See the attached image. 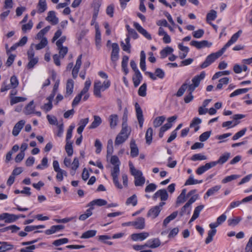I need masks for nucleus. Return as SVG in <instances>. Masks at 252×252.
Instances as JSON below:
<instances>
[{"label":"nucleus","mask_w":252,"mask_h":252,"mask_svg":"<svg viewBox=\"0 0 252 252\" xmlns=\"http://www.w3.org/2000/svg\"><path fill=\"white\" fill-rule=\"evenodd\" d=\"M165 204L164 202H161L158 205L152 207L148 212L147 217L152 219L156 218L162 209V207Z\"/></svg>","instance_id":"7ed1b4c3"},{"label":"nucleus","mask_w":252,"mask_h":252,"mask_svg":"<svg viewBox=\"0 0 252 252\" xmlns=\"http://www.w3.org/2000/svg\"><path fill=\"white\" fill-rule=\"evenodd\" d=\"M130 156L132 158L136 157L139 154V150L135 141L131 139L130 143Z\"/></svg>","instance_id":"ddd939ff"},{"label":"nucleus","mask_w":252,"mask_h":252,"mask_svg":"<svg viewBox=\"0 0 252 252\" xmlns=\"http://www.w3.org/2000/svg\"><path fill=\"white\" fill-rule=\"evenodd\" d=\"M113 151V141L112 139H109L107 142V153L108 154H111Z\"/></svg>","instance_id":"0e129e2a"},{"label":"nucleus","mask_w":252,"mask_h":252,"mask_svg":"<svg viewBox=\"0 0 252 252\" xmlns=\"http://www.w3.org/2000/svg\"><path fill=\"white\" fill-rule=\"evenodd\" d=\"M217 18V12L214 10H211L206 16L207 22L209 23L210 21H213Z\"/></svg>","instance_id":"a18cd8bd"},{"label":"nucleus","mask_w":252,"mask_h":252,"mask_svg":"<svg viewBox=\"0 0 252 252\" xmlns=\"http://www.w3.org/2000/svg\"><path fill=\"white\" fill-rule=\"evenodd\" d=\"M29 62L27 64V68L28 69H32L34 66L38 62V58L35 57V58L28 59Z\"/></svg>","instance_id":"603ef678"},{"label":"nucleus","mask_w":252,"mask_h":252,"mask_svg":"<svg viewBox=\"0 0 252 252\" xmlns=\"http://www.w3.org/2000/svg\"><path fill=\"white\" fill-rule=\"evenodd\" d=\"M48 41L46 38H42L40 43L35 45V49L36 50H40L44 48L47 44Z\"/></svg>","instance_id":"3c124183"},{"label":"nucleus","mask_w":252,"mask_h":252,"mask_svg":"<svg viewBox=\"0 0 252 252\" xmlns=\"http://www.w3.org/2000/svg\"><path fill=\"white\" fill-rule=\"evenodd\" d=\"M166 118L164 116L157 117L153 122V126L155 127L160 126L165 121Z\"/></svg>","instance_id":"473e14b6"},{"label":"nucleus","mask_w":252,"mask_h":252,"mask_svg":"<svg viewBox=\"0 0 252 252\" xmlns=\"http://www.w3.org/2000/svg\"><path fill=\"white\" fill-rule=\"evenodd\" d=\"M35 248L36 247L35 245H31L29 247L21 249L20 250V252H32L33 250H34Z\"/></svg>","instance_id":"774afa93"},{"label":"nucleus","mask_w":252,"mask_h":252,"mask_svg":"<svg viewBox=\"0 0 252 252\" xmlns=\"http://www.w3.org/2000/svg\"><path fill=\"white\" fill-rule=\"evenodd\" d=\"M128 138L127 135H123L119 133L116 137L115 144L116 145H119L124 142Z\"/></svg>","instance_id":"c85d7f7f"},{"label":"nucleus","mask_w":252,"mask_h":252,"mask_svg":"<svg viewBox=\"0 0 252 252\" xmlns=\"http://www.w3.org/2000/svg\"><path fill=\"white\" fill-rule=\"evenodd\" d=\"M161 244V242L158 238H154L149 240L146 243L144 244L145 247H149L152 249H155Z\"/></svg>","instance_id":"9d476101"},{"label":"nucleus","mask_w":252,"mask_h":252,"mask_svg":"<svg viewBox=\"0 0 252 252\" xmlns=\"http://www.w3.org/2000/svg\"><path fill=\"white\" fill-rule=\"evenodd\" d=\"M38 12L41 13L44 12L47 9L46 0H39L37 4Z\"/></svg>","instance_id":"bb28decb"},{"label":"nucleus","mask_w":252,"mask_h":252,"mask_svg":"<svg viewBox=\"0 0 252 252\" xmlns=\"http://www.w3.org/2000/svg\"><path fill=\"white\" fill-rule=\"evenodd\" d=\"M35 107L33 100H32L25 107V114L26 115H30L33 113L34 112Z\"/></svg>","instance_id":"a878e982"},{"label":"nucleus","mask_w":252,"mask_h":252,"mask_svg":"<svg viewBox=\"0 0 252 252\" xmlns=\"http://www.w3.org/2000/svg\"><path fill=\"white\" fill-rule=\"evenodd\" d=\"M130 132L131 129L130 127H128L127 124H122V129L120 133L123 135H127L128 137L129 135H130Z\"/></svg>","instance_id":"e433bc0d"},{"label":"nucleus","mask_w":252,"mask_h":252,"mask_svg":"<svg viewBox=\"0 0 252 252\" xmlns=\"http://www.w3.org/2000/svg\"><path fill=\"white\" fill-rule=\"evenodd\" d=\"M230 157V154L229 153H225L221 156L218 160L212 161V163L214 164V166L218 164H223L228 160Z\"/></svg>","instance_id":"f3484780"},{"label":"nucleus","mask_w":252,"mask_h":252,"mask_svg":"<svg viewBox=\"0 0 252 252\" xmlns=\"http://www.w3.org/2000/svg\"><path fill=\"white\" fill-rule=\"evenodd\" d=\"M213 167H214V164L212 162L207 163L204 165L198 167L196 171V173L198 175H201L205 171Z\"/></svg>","instance_id":"2eb2a0df"},{"label":"nucleus","mask_w":252,"mask_h":252,"mask_svg":"<svg viewBox=\"0 0 252 252\" xmlns=\"http://www.w3.org/2000/svg\"><path fill=\"white\" fill-rule=\"evenodd\" d=\"M33 26V23L30 21L28 24H24L22 27V30L24 32H26L27 30H31Z\"/></svg>","instance_id":"338daca9"},{"label":"nucleus","mask_w":252,"mask_h":252,"mask_svg":"<svg viewBox=\"0 0 252 252\" xmlns=\"http://www.w3.org/2000/svg\"><path fill=\"white\" fill-rule=\"evenodd\" d=\"M137 203V199L135 194H133L131 196L128 197L126 202V205H129L131 204L133 206H136Z\"/></svg>","instance_id":"ea45409f"},{"label":"nucleus","mask_w":252,"mask_h":252,"mask_svg":"<svg viewBox=\"0 0 252 252\" xmlns=\"http://www.w3.org/2000/svg\"><path fill=\"white\" fill-rule=\"evenodd\" d=\"M65 151L69 157H71L73 153V149L72 147V142H66L65 146Z\"/></svg>","instance_id":"a19ab883"},{"label":"nucleus","mask_w":252,"mask_h":252,"mask_svg":"<svg viewBox=\"0 0 252 252\" xmlns=\"http://www.w3.org/2000/svg\"><path fill=\"white\" fill-rule=\"evenodd\" d=\"M159 197L161 201H166L168 197V194L166 189H161L158 190L153 196L154 200H156Z\"/></svg>","instance_id":"423d86ee"},{"label":"nucleus","mask_w":252,"mask_h":252,"mask_svg":"<svg viewBox=\"0 0 252 252\" xmlns=\"http://www.w3.org/2000/svg\"><path fill=\"white\" fill-rule=\"evenodd\" d=\"M206 156L201 154H194L190 158L192 161L203 160H206Z\"/></svg>","instance_id":"09e8293b"},{"label":"nucleus","mask_w":252,"mask_h":252,"mask_svg":"<svg viewBox=\"0 0 252 252\" xmlns=\"http://www.w3.org/2000/svg\"><path fill=\"white\" fill-rule=\"evenodd\" d=\"M173 49L171 47H167L162 50L160 52L161 58L163 59L165 58L168 54L172 53Z\"/></svg>","instance_id":"37998d69"},{"label":"nucleus","mask_w":252,"mask_h":252,"mask_svg":"<svg viewBox=\"0 0 252 252\" xmlns=\"http://www.w3.org/2000/svg\"><path fill=\"white\" fill-rule=\"evenodd\" d=\"M10 85H11V87L13 88H15L18 86V81L16 76H13L11 77Z\"/></svg>","instance_id":"69168bd1"},{"label":"nucleus","mask_w":252,"mask_h":252,"mask_svg":"<svg viewBox=\"0 0 252 252\" xmlns=\"http://www.w3.org/2000/svg\"><path fill=\"white\" fill-rule=\"evenodd\" d=\"M74 87V82L72 79H68L67 81L66 85V94H71L73 92V89Z\"/></svg>","instance_id":"c9c22d12"},{"label":"nucleus","mask_w":252,"mask_h":252,"mask_svg":"<svg viewBox=\"0 0 252 252\" xmlns=\"http://www.w3.org/2000/svg\"><path fill=\"white\" fill-rule=\"evenodd\" d=\"M205 72L202 71L200 74L195 76L191 80L192 84H190L189 79H187L179 89L176 94H183L186 90L189 94H191L195 89L199 86L201 81L205 78Z\"/></svg>","instance_id":"f257e3e1"},{"label":"nucleus","mask_w":252,"mask_h":252,"mask_svg":"<svg viewBox=\"0 0 252 252\" xmlns=\"http://www.w3.org/2000/svg\"><path fill=\"white\" fill-rule=\"evenodd\" d=\"M204 33V31L202 29H199L192 32L193 36L196 38H200L202 37Z\"/></svg>","instance_id":"680f3d73"},{"label":"nucleus","mask_w":252,"mask_h":252,"mask_svg":"<svg viewBox=\"0 0 252 252\" xmlns=\"http://www.w3.org/2000/svg\"><path fill=\"white\" fill-rule=\"evenodd\" d=\"M58 48L59 50V56L61 57L62 58H63L68 52L67 47L62 46L58 47Z\"/></svg>","instance_id":"13d9d810"},{"label":"nucleus","mask_w":252,"mask_h":252,"mask_svg":"<svg viewBox=\"0 0 252 252\" xmlns=\"http://www.w3.org/2000/svg\"><path fill=\"white\" fill-rule=\"evenodd\" d=\"M54 95H50L47 98V99L48 100V102L46 103H45L41 107V108L43 109L45 112H47L50 111L52 107V100L54 98Z\"/></svg>","instance_id":"6ab92c4d"},{"label":"nucleus","mask_w":252,"mask_h":252,"mask_svg":"<svg viewBox=\"0 0 252 252\" xmlns=\"http://www.w3.org/2000/svg\"><path fill=\"white\" fill-rule=\"evenodd\" d=\"M157 188V186L154 183H151L148 185L145 189L146 192H150L154 191Z\"/></svg>","instance_id":"052dcab7"},{"label":"nucleus","mask_w":252,"mask_h":252,"mask_svg":"<svg viewBox=\"0 0 252 252\" xmlns=\"http://www.w3.org/2000/svg\"><path fill=\"white\" fill-rule=\"evenodd\" d=\"M202 183V180H197L193 178L192 175H190L188 179L186 181L185 186L192 185Z\"/></svg>","instance_id":"4c0bfd02"},{"label":"nucleus","mask_w":252,"mask_h":252,"mask_svg":"<svg viewBox=\"0 0 252 252\" xmlns=\"http://www.w3.org/2000/svg\"><path fill=\"white\" fill-rule=\"evenodd\" d=\"M46 20L50 22L52 25H56L59 22V19L55 15L54 11H50L48 12V15L46 18Z\"/></svg>","instance_id":"dca6fc26"},{"label":"nucleus","mask_w":252,"mask_h":252,"mask_svg":"<svg viewBox=\"0 0 252 252\" xmlns=\"http://www.w3.org/2000/svg\"><path fill=\"white\" fill-rule=\"evenodd\" d=\"M120 174V166L119 164L115 165L114 166L113 169L111 170V175L112 177H118Z\"/></svg>","instance_id":"4d7b16f0"},{"label":"nucleus","mask_w":252,"mask_h":252,"mask_svg":"<svg viewBox=\"0 0 252 252\" xmlns=\"http://www.w3.org/2000/svg\"><path fill=\"white\" fill-rule=\"evenodd\" d=\"M95 45L97 49H100L101 44V33L98 27L95 28Z\"/></svg>","instance_id":"393cba45"},{"label":"nucleus","mask_w":252,"mask_h":252,"mask_svg":"<svg viewBox=\"0 0 252 252\" xmlns=\"http://www.w3.org/2000/svg\"><path fill=\"white\" fill-rule=\"evenodd\" d=\"M191 211V206H190L187 203L185 204V205L181 208V211L179 213V215L180 216H183L185 214H187L189 215Z\"/></svg>","instance_id":"58836bf2"},{"label":"nucleus","mask_w":252,"mask_h":252,"mask_svg":"<svg viewBox=\"0 0 252 252\" xmlns=\"http://www.w3.org/2000/svg\"><path fill=\"white\" fill-rule=\"evenodd\" d=\"M221 188V186L217 185L210 189H209L205 193L204 198H207L210 196L215 194Z\"/></svg>","instance_id":"412c9836"},{"label":"nucleus","mask_w":252,"mask_h":252,"mask_svg":"<svg viewBox=\"0 0 252 252\" xmlns=\"http://www.w3.org/2000/svg\"><path fill=\"white\" fill-rule=\"evenodd\" d=\"M94 120L90 126V128H95L98 126L101 123L102 120L98 116H94Z\"/></svg>","instance_id":"2f4dec72"},{"label":"nucleus","mask_w":252,"mask_h":252,"mask_svg":"<svg viewBox=\"0 0 252 252\" xmlns=\"http://www.w3.org/2000/svg\"><path fill=\"white\" fill-rule=\"evenodd\" d=\"M110 85L109 81H104L101 83L99 81H95L94 85V94H100L101 92H104L108 89Z\"/></svg>","instance_id":"f03ea898"},{"label":"nucleus","mask_w":252,"mask_h":252,"mask_svg":"<svg viewBox=\"0 0 252 252\" xmlns=\"http://www.w3.org/2000/svg\"><path fill=\"white\" fill-rule=\"evenodd\" d=\"M145 138L146 141V143L148 145L151 144L153 139V129L152 127H149L147 129Z\"/></svg>","instance_id":"7c9ffc66"},{"label":"nucleus","mask_w":252,"mask_h":252,"mask_svg":"<svg viewBox=\"0 0 252 252\" xmlns=\"http://www.w3.org/2000/svg\"><path fill=\"white\" fill-rule=\"evenodd\" d=\"M217 232L216 229L210 230L208 232V236L205 240V243L208 244L213 241V237Z\"/></svg>","instance_id":"79ce46f5"},{"label":"nucleus","mask_w":252,"mask_h":252,"mask_svg":"<svg viewBox=\"0 0 252 252\" xmlns=\"http://www.w3.org/2000/svg\"><path fill=\"white\" fill-rule=\"evenodd\" d=\"M242 220L241 217L233 218V219H229L227 221L228 224L229 226H236Z\"/></svg>","instance_id":"de8ad7c7"},{"label":"nucleus","mask_w":252,"mask_h":252,"mask_svg":"<svg viewBox=\"0 0 252 252\" xmlns=\"http://www.w3.org/2000/svg\"><path fill=\"white\" fill-rule=\"evenodd\" d=\"M107 203L105 200L102 199H97L93 200L88 204V207H94V205H97L98 206H102L106 205Z\"/></svg>","instance_id":"4be33fe9"},{"label":"nucleus","mask_w":252,"mask_h":252,"mask_svg":"<svg viewBox=\"0 0 252 252\" xmlns=\"http://www.w3.org/2000/svg\"><path fill=\"white\" fill-rule=\"evenodd\" d=\"M128 61V57L126 55L124 56L122 62V68L126 75L128 72V69L127 67Z\"/></svg>","instance_id":"cd10ccee"},{"label":"nucleus","mask_w":252,"mask_h":252,"mask_svg":"<svg viewBox=\"0 0 252 252\" xmlns=\"http://www.w3.org/2000/svg\"><path fill=\"white\" fill-rule=\"evenodd\" d=\"M135 107L136 109V117L139 124V126L141 128H142L143 127V125L144 123V118L142 110L141 109L138 103L137 102L135 104Z\"/></svg>","instance_id":"6e6552de"},{"label":"nucleus","mask_w":252,"mask_h":252,"mask_svg":"<svg viewBox=\"0 0 252 252\" xmlns=\"http://www.w3.org/2000/svg\"><path fill=\"white\" fill-rule=\"evenodd\" d=\"M229 82V78L227 77L223 78L219 80V83L217 86L216 89L220 90L222 89L223 85H227Z\"/></svg>","instance_id":"864d4df0"},{"label":"nucleus","mask_w":252,"mask_h":252,"mask_svg":"<svg viewBox=\"0 0 252 252\" xmlns=\"http://www.w3.org/2000/svg\"><path fill=\"white\" fill-rule=\"evenodd\" d=\"M68 242V239L66 238H62L55 240L53 242V245L55 246H59L63 244H66Z\"/></svg>","instance_id":"5fc2aeb1"},{"label":"nucleus","mask_w":252,"mask_h":252,"mask_svg":"<svg viewBox=\"0 0 252 252\" xmlns=\"http://www.w3.org/2000/svg\"><path fill=\"white\" fill-rule=\"evenodd\" d=\"M13 246L7 242H1V252H4L12 249Z\"/></svg>","instance_id":"49530a36"},{"label":"nucleus","mask_w":252,"mask_h":252,"mask_svg":"<svg viewBox=\"0 0 252 252\" xmlns=\"http://www.w3.org/2000/svg\"><path fill=\"white\" fill-rule=\"evenodd\" d=\"M242 30H239L236 33L234 34L230 39V40H228V41L224 45V46L221 48L222 50L225 51L226 49L229 47L230 46H231L232 44L236 42V41L238 40V38L240 36L241 34L242 33Z\"/></svg>","instance_id":"0eeeda50"},{"label":"nucleus","mask_w":252,"mask_h":252,"mask_svg":"<svg viewBox=\"0 0 252 252\" xmlns=\"http://www.w3.org/2000/svg\"><path fill=\"white\" fill-rule=\"evenodd\" d=\"M93 209L94 207H90V208L86 210V212L84 214H82L79 216V219L81 220H86L87 218H88L92 215V210Z\"/></svg>","instance_id":"f704fd0d"},{"label":"nucleus","mask_w":252,"mask_h":252,"mask_svg":"<svg viewBox=\"0 0 252 252\" xmlns=\"http://www.w3.org/2000/svg\"><path fill=\"white\" fill-rule=\"evenodd\" d=\"M25 124V121L24 120H21L15 124L12 130V134L14 136H16L19 134Z\"/></svg>","instance_id":"4468645a"},{"label":"nucleus","mask_w":252,"mask_h":252,"mask_svg":"<svg viewBox=\"0 0 252 252\" xmlns=\"http://www.w3.org/2000/svg\"><path fill=\"white\" fill-rule=\"evenodd\" d=\"M94 146L96 148L95 153L99 154L102 149V144L98 139H96L94 143Z\"/></svg>","instance_id":"e2e57ef3"},{"label":"nucleus","mask_w":252,"mask_h":252,"mask_svg":"<svg viewBox=\"0 0 252 252\" xmlns=\"http://www.w3.org/2000/svg\"><path fill=\"white\" fill-rule=\"evenodd\" d=\"M247 128H244L240 131H238L232 137V140H236L242 137L245 134Z\"/></svg>","instance_id":"6e6d98bb"},{"label":"nucleus","mask_w":252,"mask_h":252,"mask_svg":"<svg viewBox=\"0 0 252 252\" xmlns=\"http://www.w3.org/2000/svg\"><path fill=\"white\" fill-rule=\"evenodd\" d=\"M145 226V219L142 217L138 218L136 220L134 221V227L136 229H143Z\"/></svg>","instance_id":"a211bd4d"},{"label":"nucleus","mask_w":252,"mask_h":252,"mask_svg":"<svg viewBox=\"0 0 252 252\" xmlns=\"http://www.w3.org/2000/svg\"><path fill=\"white\" fill-rule=\"evenodd\" d=\"M211 131H206L202 133L199 136V140L201 142L206 141L211 135Z\"/></svg>","instance_id":"bf43d9fd"},{"label":"nucleus","mask_w":252,"mask_h":252,"mask_svg":"<svg viewBox=\"0 0 252 252\" xmlns=\"http://www.w3.org/2000/svg\"><path fill=\"white\" fill-rule=\"evenodd\" d=\"M134 75L132 77L134 85L135 87H137L140 83L142 79V76L139 71V70H136L134 72Z\"/></svg>","instance_id":"5701e85b"},{"label":"nucleus","mask_w":252,"mask_h":252,"mask_svg":"<svg viewBox=\"0 0 252 252\" xmlns=\"http://www.w3.org/2000/svg\"><path fill=\"white\" fill-rule=\"evenodd\" d=\"M26 99H27V98L25 97H20V96L13 97L11 98L10 104L11 105H12L17 103L24 101Z\"/></svg>","instance_id":"8fccbe9b"},{"label":"nucleus","mask_w":252,"mask_h":252,"mask_svg":"<svg viewBox=\"0 0 252 252\" xmlns=\"http://www.w3.org/2000/svg\"><path fill=\"white\" fill-rule=\"evenodd\" d=\"M190 45L196 47L198 49H200L205 47H210L212 45V43L207 40H202L201 41L192 40L190 42Z\"/></svg>","instance_id":"39448f33"},{"label":"nucleus","mask_w":252,"mask_h":252,"mask_svg":"<svg viewBox=\"0 0 252 252\" xmlns=\"http://www.w3.org/2000/svg\"><path fill=\"white\" fill-rule=\"evenodd\" d=\"M240 177V175H231L230 176H228L225 177L224 179L221 180V183L222 184H226L228 182H230L233 180H236L237 178Z\"/></svg>","instance_id":"c03bdc74"},{"label":"nucleus","mask_w":252,"mask_h":252,"mask_svg":"<svg viewBox=\"0 0 252 252\" xmlns=\"http://www.w3.org/2000/svg\"><path fill=\"white\" fill-rule=\"evenodd\" d=\"M133 26L138 32L142 34L145 38L149 40L152 39L151 35L147 31L145 30L142 26H141L138 23L134 22Z\"/></svg>","instance_id":"9b49d317"},{"label":"nucleus","mask_w":252,"mask_h":252,"mask_svg":"<svg viewBox=\"0 0 252 252\" xmlns=\"http://www.w3.org/2000/svg\"><path fill=\"white\" fill-rule=\"evenodd\" d=\"M118 116L116 114H112L109 117L110 126L111 128H115L117 125Z\"/></svg>","instance_id":"b1692460"},{"label":"nucleus","mask_w":252,"mask_h":252,"mask_svg":"<svg viewBox=\"0 0 252 252\" xmlns=\"http://www.w3.org/2000/svg\"><path fill=\"white\" fill-rule=\"evenodd\" d=\"M134 179V184L136 187H142L145 182V178L142 175L136 177Z\"/></svg>","instance_id":"72a5a7b5"},{"label":"nucleus","mask_w":252,"mask_h":252,"mask_svg":"<svg viewBox=\"0 0 252 252\" xmlns=\"http://www.w3.org/2000/svg\"><path fill=\"white\" fill-rule=\"evenodd\" d=\"M96 234L95 230H90L84 232L80 238L81 239H88L94 236Z\"/></svg>","instance_id":"c756f323"},{"label":"nucleus","mask_w":252,"mask_h":252,"mask_svg":"<svg viewBox=\"0 0 252 252\" xmlns=\"http://www.w3.org/2000/svg\"><path fill=\"white\" fill-rule=\"evenodd\" d=\"M224 52V51L222 50V49H221L216 53L211 54L208 56H207L206 58L209 60L211 63H213L216 59L220 57Z\"/></svg>","instance_id":"aec40b11"},{"label":"nucleus","mask_w":252,"mask_h":252,"mask_svg":"<svg viewBox=\"0 0 252 252\" xmlns=\"http://www.w3.org/2000/svg\"><path fill=\"white\" fill-rule=\"evenodd\" d=\"M18 219L16 215L9 213H3L1 214V220H4L6 223H11Z\"/></svg>","instance_id":"1a4fd4ad"},{"label":"nucleus","mask_w":252,"mask_h":252,"mask_svg":"<svg viewBox=\"0 0 252 252\" xmlns=\"http://www.w3.org/2000/svg\"><path fill=\"white\" fill-rule=\"evenodd\" d=\"M112 51L111 54V61L114 68H116L117 62L119 60V52L120 48L119 45L116 43H114L112 45Z\"/></svg>","instance_id":"20e7f679"},{"label":"nucleus","mask_w":252,"mask_h":252,"mask_svg":"<svg viewBox=\"0 0 252 252\" xmlns=\"http://www.w3.org/2000/svg\"><path fill=\"white\" fill-rule=\"evenodd\" d=\"M149 235V233L146 232L139 233H133L131 235V238L134 241H141L147 238Z\"/></svg>","instance_id":"f8f14e48"}]
</instances>
